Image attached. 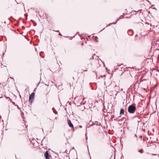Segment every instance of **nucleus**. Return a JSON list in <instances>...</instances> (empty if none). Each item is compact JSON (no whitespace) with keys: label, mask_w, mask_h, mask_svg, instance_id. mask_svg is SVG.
Wrapping results in <instances>:
<instances>
[{"label":"nucleus","mask_w":159,"mask_h":159,"mask_svg":"<svg viewBox=\"0 0 159 159\" xmlns=\"http://www.w3.org/2000/svg\"><path fill=\"white\" fill-rule=\"evenodd\" d=\"M120 114L124 115V110L123 109H121L120 111Z\"/></svg>","instance_id":"obj_5"},{"label":"nucleus","mask_w":159,"mask_h":159,"mask_svg":"<svg viewBox=\"0 0 159 159\" xmlns=\"http://www.w3.org/2000/svg\"><path fill=\"white\" fill-rule=\"evenodd\" d=\"M24 115V113H21V115L22 116V115Z\"/></svg>","instance_id":"obj_9"},{"label":"nucleus","mask_w":159,"mask_h":159,"mask_svg":"<svg viewBox=\"0 0 159 159\" xmlns=\"http://www.w3.org/2000/svg\"><path fill=\"white\" fill-rule=\"evenodd\" d=\"M35 96V94L34 92L31 93V94L29 96V102L32 103L33 101Z\"/></svg>","instance_id":"obj_2"},{"label":"nucleus","mask_w":159,"mask_h":159,"mask_svg":"<svg viewBox=\"0 0 159 159\" xmlns=\"http://www.w3.org/2000/svg\"><path fill=\"white\" fill-rule=\"evenodd\" d=\"M45 156L46 159H49V156H50L49 155L48 152V151H47L45 153Z\"/></svg>","instance_id":"obj_4"},{"label":"nucleus","mask_w":159,"mask_h":159,"mask_svg":"<svg viewBox=\"0 0 159 159\" xmlns=\"http://www.w3.org/2000/svg\"><path fill=\"white\" fill-rule=\"evenodd\" d=\"M139 152H141V153H142L143 152V149L139 150Z\"/></svg>","instance_id":"obj_7"},{"label":"nucleus","mask_w":159,"mask_h":159,"mask_svg":"<svg viewBox=\"0 0 159 159\" xmlns=\"http://www.w3.org/2000/svg\"><path fill=\"white\" fill-rule=\"evenodd\" d=\"M120 117H121L120 116L118 117L117 118H116V120H117V119L118 120L119 119V117L120 118Z\"/></svg>","instance_id":"obj_8"},{"label":"nucleus","mask_w":159,"mask_h":159,"mask_svg":"<svg viewBox=\"0 0 159 159\" xmlns=\"http://www.w3.org/2000/svg\"><path fill=\"white\" fill-rule=\"evenodd\" d=\"M128 111L130 114L134 113L136 110V107L135 104H133L129 106L128 107Z\"/></svg>","instance_id":"obj_1"},{"label":"nucleus","mask_w":159,"mask_h":159,"mask_svg":"<svg viewBox=\"0 0 159 159\" xmlns=\"http://www.w3.org/2000/svg\"><path fill=\"white\" fill-rule=\"evenodd\" d=\"M67 121H68V124L70 128H71L72 129H74L73 125V124L71 122V121L68 119H67Z\"/></svg>","instance_id":"obj_3"},{"label":"nucleus","mask_w":159,"mask_h":159,"mask_svg":"<svg viewBox=\"0 0 159 159\" xmlns=\"http://www.w3.org/2000/svg\"><path fill=\"white\" fill-rule=\"evenodd\" d=\"M59 34L60 35H61V34L60 33H59Z\"/></svg>","instance_id":"obj_10"},{"label":"nucleus","mask_w":159,"mask_h":159,"mask_svg":"<svg viewBox=\"0 0 159 159\" xmlns=\"http://www.w3.org/2000/svg\"><path fill=\"white\" fill-rule=\"evenodd\" d=\"M83 99V98H82L81 97L80 98V103L78 104V106H80L82 104Z\"/></svg>","instance_id":"obj_6"}]
</instances>
